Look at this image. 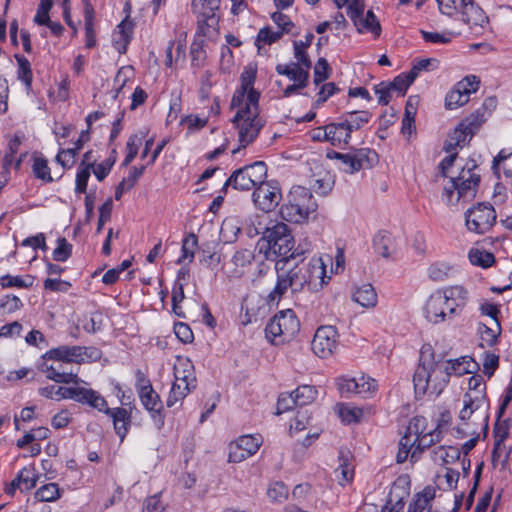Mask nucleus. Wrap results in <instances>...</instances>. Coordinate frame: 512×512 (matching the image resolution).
I'll use <instances>...</instances> for the list:
<instances>
[{
    "label": "nucleus",
    "instance_id": "56",
    "mask_svg": "<svg viewBox=\"0 0 512 512\" xmlns=\"http://www.w3.org/2000/svg\"><path fill=\"white\" fill-rule=\"evenodd\" d=\"M116 162V151L112 150L111 155L102 163L94 166L93 173L98 181H103L110 173L111 168Z\"/></svg>",
    "mask_w": 512,
    "mask_h": 512
},
{
    "label": "nucleus",
    "instance_id": "53",
    "mask_svg": "<svg viewBox=\"0 0 512 512\" xmlns=\"http://www.w3.org/2000/svg\"><path fill=\"white\" fill-rule=\"evenodd\" d=\"M60 496V491L58 484L56 483H48L41 486L35 493V497L44 502H50L58 499Z\"/></svg>",
    "mask_w": 512,
    "mask_h": 512
},
{
    "label": "nucleus",
    "instance_id": "34",
    "mask_svg": "<svg viewBox=\"0 0 512 512\" xmlns=\"http://www.w3.org/2000/svg\"><path fill=\"white\" fill-rule=\"evenodd\" d=\"M276 72L280 75L287 76L290 80L294 81V83H306L308 84L309 80V71L299 66V63H291V64H278L276 66Z\"/></svg>",
    "mask_w": 512,
    "mask_h": 512
},
{
    "label": "nucleus",
    "instance_id": "43",
    "mask_svg": "<svg viewBox=\"0 0 512 512\" xmlns=\"http://www.w3.org/2000/svg\"><path fill=\"white\" fill-rule=\"evenodd\" d=\"M192 389L193 388L188 383L174 381L166 401L167 406L172 407L182 401Z\"/></svg>",
    "mask_w": 512,
    "mask_h": 512
},
{
    "label": "nucleus",
    "instance_id": "31",
    "mask_svg": "<svg viewBox=\"0 0 512 512\" xmlns=\"http://www.w3.org/2000/svg\"><path fill=\"white\" fill-rule=\"evenodd\" d=\"M353 301L364 308H374L377 305V293L371 284H363L357 287L352 295Z\"/></svg>",
    "mask_w": 512,
    "mask_h": 512
},
{
    "label": "nucleus",
    "instance_id": "8",
    "mask_svg": "<svg viewBox=\"0 0 512 512\" xmlns=\"http://www.w3.org/2000/svg\"><path fill=\"white\" fill-rule=\"evenodd\" d=\"M300 330V322L292 309L278 312L266 325V338L274 344L289 342Z\"/></svg>",
    "mask_w": 512,
    "mask_h": 512
},
{
    "label": "nucleus",
    "instance_id": "35",
    "mask_svg": "<svg viewBox=\"0 0 512 512\" xmlns=\"http://www.w3.org/2000/svg\"><path fill=\"white\" fill-rule=\"evenodd\" d=\"M446 372H449V377L454 374L461 376L471 373L476 366V363L471 357H461L455 360L443 362Z\"/></svg>",
    "mask_w": 512,
    "mask_h": 512
},
{
    "label": "nucleus",
    "instance_id": "59",
    "mask_svg": "<svg viewBox=\"0 0 512 512\" xmlns=\"http://www.w3.org/2000/svg\"><path fill=\"white\" fill-rule=\"evenodd\" d=\"M340 418L346 423L358 422L363 415V411L357 407L341 405L338 410Z\"/></svg>",
    "mask_w": 512,
    "mask_h": 512
},
{
    "label": "nucleus",
    "instance_id": "52",
    "mask_svg": "<svg viewBox=\"0 0 512 512\" xmlns=\"http://www.w3.org/2000/svg\"><path fill=\"white\" fill-rule=\"evenodd\" d=\"M17 478L18 481H20L24 491H29L36 486L38 475L33 467H24L18 473Z\"/></svg>",
    "mask_w": 512,
    "mask_h": 512
},
{
    "label": "nucleus",
    "instance_id": "1",
    "mask_svg": "<svg viewBox=\"0 0 512 512\" xmlns=\"http://www.w3.org/2000/svg\"><path fill=\"white\" fill-rule=\"evenodd\" d=\"M259 251L264 253L265 259L270 261L285 260L290 262L302 257L310 250V243L302 247H294V238L289 227L283 223H276L266 228L264 235L258 242Z\"/></svg>",
    "mask_w": 512,
    "mask_h": 512
},
{
    "label": "nucleus",
    "instance_id": "21",
    "mask_svg": "<svg viewBox=\"0 0 512 512\" xmlns=\"http://www.w3.org/2000/svg\"><path fill=\"white\" fill-rule=\"evenodd\" d=\"M256 80V69L252 67H248L245 69L240 76L241 85L235 91L232 100H231V108H235V106H243L245 102H248V97L251 92H257L253 85Z\"/></svg>",
    "mask_w": 512,
    "mask_h": 512
},
{
    "label": "nucleus",
    "instance_id": "36",
    "mask_svg": "<svg viewBox=\"0 0 512 512\" xmlns=\"http://www.w3.org/2000/svg\"><path fill=\"white\" fill-rule=\"evenodd\" d=\"M32 172L35 178L46 183L52 182L53 178L48 161L39 152L32 154Z\"/></svg>",
    "mask_w": 512,
    "mask_h": 512
},
{
    "label": "nucleus",
    "instance_id": "20",
    "mask_svg": "<svg viewBox=\"0 0 512 512\" xmlns=\"http://www.w3.org/2000/svg\"><path fill=\"white\" fill-rule=\"evenodd\" d=\"M445 303L446 297L443 290H437L428 298L425 305V316L429 322H443L449 316Z\"/></svg>",
    "mask_w": 512,
    "mask_h": 512
},
{
    "label": "nucleus",
    "instance_id": "38",
    "mask_svg": "<svg viewBox=\"0 0 512 512\" xmlns=\"http://www.w3.org/2000/svg\"><path fill=\"white\" fill-rule=\"evenodd\" d=\"M460 453L456 446H439L433 450V460L438 464H452L460 458Z\"/></svg>",
    "mask_w": 512,
    "mask_h": 512
},
{
    "label": "nucleus",
    "instance_id": "23",
    "mask_svg": "<svg viewBox=\"0 0 512 512\" xmlns=\"http://www.w3.org/2000/svg\"><path fill=\"white\" fill-rule=\"evenodd\" d=\"M443 294L446 297V309L449 317L461 311L468 299V292L462 286H451L443 289Z\"/></svg>",
    "mask_w": 512,
    "mask_h": 512
},
{
    "label": "nucleus",
    "instance_id": "28",
    "mask_svg": "<svg viewBox=\"0 0 512 512\" xmlns=\"http://www.w3.org/2000/svg\"><path fill=\"white\" fill-rule=\"evenodd\" d=\"M133 27L134 24L129 17H126L117 26V30L114 33L113 45L120 54L125 53L127 50V46L132 38Z\"/></svg>",
    "mask_w": 512,
    "mask_h": 512
},
{
    "label": "nucleus",
    "instance_id": "11",
    "mask_svg": "<svg viewBox=\"0 0 512 512\" xmlns=\"http://www.w3.org/2000/svg\"><path fill=\"white\" fill-rule=\"evenodd\" d=\"M337 386L342 395L349 396L355 394L362 398H371L378 390L377 381L366 375L354 378H338Z\"/></svg>",
    "mask_w": 512,
    "mask_h": 512
},
{
    "label": "nucleus",
    "instance_id": "46",
    "mask_svg": "<svg viewBox=\"0 0 512 512\" xmlns=\"http://www.w3.org/2000/svg\"><path fill=\"white\" fill-rule=\"evenodd\" d=\"M373 243L377 253L385 258L390 256V249L393 246V240L388 232L382 231L376 234Z\"/></svg>",
    "mask_w": 512,
    "mask_h": 512
},
{
    "label": "nucleus",
    "instance_id": "44",
    "mask_svg": "<svg viewBox=\"0 0 512 512\" xmlns=\"http://www.w3.org/2000/svg\"><path fill=\"white\" fill-rule=\"evenodd\" d=\"M469 260L473 265L480 266L482 268H489L494 264L495 257L488 251L471 249L469 252Z\"/></svg>",
    "mask_w": 512,
    "mask_h": 512
},
{
    "label": "nucleus",
    "instance_id": "63",
    "mask_svg": "<svg viewBox=\"0 0 512 512\" xmlns=\"http://www.w3.org/2000/svg\"><path fill=\"white\" fill-rule=\"evenodd\" d=\"M80 150H76V147L69 149H62L56 155V161L61 164L63 168H70Z\"/></svg>",
    "mask_w": 512,
    "mask_h": 512
},
{
    "label": "nucleus",
    "instance_id": "3",
    "mask_svg": "<svg viewBox=\"0 0 512 512\" xmlns=\"http://www.w3.org/2000/svg\"><path fill=\"white\" fill-rule=\"evenodd\" d=\"M448 382L449 372H446L443 362H436L432 355L421 352L419 363L413 375L416 395L426 393L439 395Z\"/></svg>",
    "mask_w": 512,
    "mask_h": 512
},
{
    "label": "nucleus",
    "instance_id": "55",
    "mask_svg": "<svg viewBox=\"0 0 512 512\" xmlns=\"http://www.w3.org/2000/svg\"><path fill=\"white\" fill-rule=\"evenodd\" d=\"M415 115H416V107L411 103L409 99L405 106V113L402 119V133L403 134H411L415 129Z\"/></svg>",
    "mask_w": 512,
    "mask_h": 512
},
{
    "label": "nucleus",
    "instance_id": "13",
    "mask_svg": "<svg viewBox=\"0 0 512 512\" xmlns=\"http://www.w3.org/2000/svg\"><path fill=\"white\" fill-rule=\"evenodd\" d=\"M489 403L486 397H483L480 393L478 395L464 394L463 407L459 412V418L461 421H467L473 414L475 417L481 420L482 430L484 435L488 432V420L489 416L487 413Z\"/></svg>",
    "mask_w": 512,
    "mask_h": 512
},
{
    "label": "nucleus",
    "instance_id": "19",
    "mask_svg": "<svg viewBox=\"0 0 512 512\" xmlns=\"http://www.w3.org/2000/svg\"><path fill=\"white\" fill-rule=\"evenodd\" d=\"M307 288L312 292H318L328 283L330 276L326 275V265L322 258H312L306 262Z\"/></svg>",
    "mask_w": 512,
    "mask_h": 512
},
{
    "label": "nucleus",
    "instance_id": "25",
    "mask_svg": "<svg viewBox=\"0 0 512 512\" xmlns=\"http://www.w3.org/2000/svg\"><path fill=\"white\" fill-rule=\"evenodd\" d=\"M70 399L88 404L99 411H103L107 403L97 391L83 387H72Z\"/></svg>",
    "mask_w": 512,
    "mask_h": 512
},
{
    "label": "nucleus",
    "instance_id": "33",
    "mask_svg": "<svg viewBox=\"0 0 512 512\" xmlns=\"http://www.w3.org/2000/svg\"><path fill=\"white\" fill-rule=\"evenodd\" d=\"M43 371L45 372L46 377L48 379H50L56 383L78 384L80 382V379L76 373L64 371L61 364H59L57 366L44 365Z\"/></svg>",
    "mask_w": 512,
    "mask_h": 512
},
{
    "label": "nucleus",
    "instance_id": "60",
    "mask_svg": "<svg viewBox=\"0 0 512 512\" xmlns=\"http://www.w3.org/2000/svg\"><path fill=\"white\" fill-rule=\"evenodd\" d=\"M52 6L53 0H40L37 13L34 17V22L41 26H43L45 23H48L50 20L49 11L51 10Z\"/></svg>",
    "mask_w": 512,
    "mask_h": 512
},
{
    "label": "nucleus",
    "instance_id": "17",
    "mask_svg": "<svg viewBox=\"0 0 512 512\" xmlns=\"http://www.w3.org/2000/svg\"><path fill=\"white\" fill-rule=\"evenodd\" d=\"M255 204L263 211H272L281 200V192L274 182L263 181L253 192Z\"/></svg>",
    "mask_w": 512,
    "mask_h": 512
},
{
    "label": "nucleus",
    "instance_id": "57",
    "mask_svg": "<svg viewBox=\"0 0 512 512\" xmlns=\"http://www.w3.org/2000/svg\"><path fill=\"white\" fill-rule=\"evenodd\" d=\"M72 253V245L66 240V238H59L57 240V247L53 250V259L55 261L64 262Z\"/></svg>",
    "mask_w": 512,
    "mask_h": 512
},
{
    "label": "nucleus",
    "instance_id": "64",
    "mask_svg": "<svg viewBox=\"0 0 512 512\" xmlns=\"http://www.w3.org/2000/svg\"><path fill=\"white\" fill-rule=\"evenodd\" d=\"M330 67L325 58H319L314 68V83H322L329 78Z\"/></svg>",
    "mask_w": 512,
    "mask_h": 512
},
{
    "label": "nucleus",
    "instance_id": "41",
    "mask_svg": "<svg viewBox=\"0 0 512 512\" xmlns=\"http://www.w3.org/2000/svg\"><path fill=\"white\" fill-rule=\"evenodd\" d=\"M175 381L188 383L192 388H196V377L193 373L192 364L186 360L174 366Z\"/></svg>",
    "mask_w": 512,
    "mask_h": 512
},
{
    "label": "nucleus",
    "instance_id": "10",
    "mask_svg": "<svg viewBox=\"0 0 512 512\" xmlns=\"http://www.w3.org/2000/svg\"><path fill=\"white\" fill-rule=\"evenodd\" d=\"M496 217V211L491 204L478 203L466 212V227L471 232L484 234L493 227Z\"/></svg>",
    "mask_w": 512,
    "mask_h": 512
},
{
    "label": "nucleus",
    "instance_id": "24",
    "mask_svg": "<svg viewBox=\"0 0 512 512\" xmlns=\"http://www.w3.org/2000/svg\"><path fill=\"white\" fill-rule=\"evenodd\" d=\"M70 399L88 404L99 411H103L107 403L97 391L83 387H72Z\"/></svg>",
    "mask_w": 512,
    "mask_h": 512
},
{
    "label": "nucleus",
    "instance_id": "48",
    "mask_svg": "<svg viewBox=\"0 0 512 512\" xmlns=\"http://www.w3.org/2000/svg\"><path fill=\"white\" fill-rule=\"evenodd\" d=\"M415 79L416 78L409 70L407 73L396 76L393 81L387 82V84L392 90L398 91L403 96Z\"/></svg>",
    "mask_w": 512,
    "mask_h": 512
},
{
    "label": "nucleus",
    "instance_id": "27",
    "mask_svg": "<svg viewBox=\"0 0 512 512\" xmlns=\"http://www.w3.org/2000/svg\"><path fill=\"white\" fill-rule=\"evenodd\" d=\"M328 132L332 146L342 148L350 143L352 132L342 118H340L339 122L329 123Z\"/></svg>",
    "mask_w": 512,
    "mask_h": 512
},
{
    "label": "nucleus",
    "instance_id": "45",
    "mask_svg": "<svg viewBox=\"0 0 512 512\" xmlns=\"http://www.w3.org/2000/svg\"><path fill=\"white\" fill-rule=\"evenodd\" d=\"M297 406H305L313 402L317 391L313 386L303 385L292 392Z\"/></svg>",
    "mask_w": 512,
    "mask_h": 512
},
{
    "label": "nucleus",
    "instance_id": "54",
    "mask_svg": "<svg viewBox=\"0 0 512 512\" xmlns=\"http://www.w3.org/2000/svg\"><path fill=\"white\" fill-rule=\"evenodd\" d=\"M18 78L24 82L26 89L30 90L32 86V70L30 62L25 57H17Z\"/></svg>",
    "mask_w": 512,
    "mask_h": 512
},
{
    "label": "nucleus",
    "instance_id": "47",
    "mask_svg": "<svg viewBox=\"0 0 512 512\" xmlns=\"http://www.w3.org/2000/svg\"><path fill=\"white\" fill-rule=\"evenodd\" d=\"M33 284V277L30 275L25 276L24 278L21 276H12V275H4L0 278V285L2 288H29Z\"/></svg>",
    "mask_w": 512,
    "mask_h": 512
},
{
    "label": "nucleus",
    "instance_id": "4",
    "mask_svg": "<svg viewBox=\"0 0 512 512\" xmlns=\"http://www.w3.org/2000/svg\"><path fill=\"white\" fill-rule=\"evenodd\" d=\"M289 263L285 260L276 261V284L266 297L267 303H278L288 289L298 292L307 287V268L304 259L292 267H287Z\"/></svg>",
    "mask_w": 512,
    "mask_h": 512
},
{
    "label": "nucleus",
    "instance_id": "49",
    "mask_svg": "<svg viewBox=\"0 0 512 512\" xmlns=\"http://www.w3.org/2000/svg\"><path fill=\"white\" fill-rule=\"evenodd\" d=\"M254 259V253L249 249H240L232 257V263L235 266V274H241L242 269L250 265Z\"/></svg>",
    "mask_w": 512,
    "mask_h": 512
},
{
    "label": "nucleus",
    "instance_id": "18",
    "mask_svg": "<svg viewBox=\"0 0 512 512\" xmlns=\"http://www.w3.org/2000/svg\"><path fill=\"white\" fill-rule=\"evenodd\" d=\"M259 438L253 435H243L229 445V462L240 463L254 455L260 448Z\"/></svg>",
    "mask_w": 512,
    "mask_h": 512
},
{
    "label": "nucleus",
    "instance_id": "32",
    "mask_svg": "<svg viewBox=\"0 0 512 512\" xmlns=\"http://www.w3.org/2000/svg\"><path fill=\"white\" fill-rule=\"evenodd\" d=\"M142 405L151 413V416L155 418L160 416V412L163 409L162 402L159 395L152 388L151 391L147 390L138 394ZM163 419L159 417V427L163 425Z\"/></svg>",
    "mask_w": 512,
    "mask_h": 512
},
{
    "label": "nucleus",
    "instance_id": "12",
    "mask_svg": "<svg viewBox=\"0 0 512 512\" xmlns=\"http://www.w3.org/2000/svg\"><path fill=\"white\" fill-rule=\"evenodd\" d=\"M99 356V351L94 348H87L84 346H59L46 352L45 358L65 363L81 364L85 359H96Z\"/></svg>",
    "mask_w": 512,
    "mask_h": 512
},
{
    "label": "nucleus",
    "instance_id": "61",
    "mask_svg": "<svg viewBox=\"0 0 512 512\" xmlns=\"http://www.w3.org/2000/svg\"><path fill=\"white\" fill-rule=\"evenodd\" d=\"M282 37V32L273 31L270 27L261 28L256 38V45L258 47L262 42L264 44H272Z\"/></svg>",
    "mask_w": 512,
    "mask_h": 512
},
{
    "label": "nucleus",
    "instance_id": "40",
    "mask_svg": "<svg viewBox=\"0 0 512 512\" xmlns=\"http://www.w3.org/2000/svg\"><path fill=\"white\" fill-rule=\"evenodd\" d=\"M144 170L145 166L131 168L129 176L127 178L122 179V181L116 187V200H120L121 196L125 191H129L136 185L138 179L142 176Z\"/></svg>",
    "mask_w": 512,
    "mask_h": 512
},
{
    "label": "nucleus",
    "instance_id": "2",
    "mask_svg": "<svg viewBox=\"0 0 512 512\" xmlns=\"http://www.w3.org/2000/svg\"><path fill=\"white\" fill-rule=\"evenodd\" d=\"M442 431L439 427L426 430V419L422 416L414 417L402 438L396 456L397 463L407 460L409 454L412 461H417L425 449L441 441Z\"/></svg>",
    "mask_w": 512,
    "mask_h": 512
},
{
    "label": "nucleus",
    "instance_id": "37",
    "mask_svg": "<svg viewBox=\"0 0 512 512\" xmlns=\"http://www.w3.org/2000/svg\"><path fill=\"white\" fill-rule=\"evenodd\" d=\"M478 331L480 333L482 346L491 347L495 345L498 341V337L501 334V326L499 320H494L490 323V325L480 324Z\"/></svg>",
    "mask_w": 512,
    "mask_h": 512
},
{
    "label": "nucleus",
    "instance_id": "5",
    "mask_svg": "<svg viewBox=\"0 0 512 512\" xmlns=\"http://www.w3.org/2000/svg\"><path fill=\"white\" fill-rule=\"evenodd\" d=\"M259 98V92H251L248 102H245L243 106H235L238 110L233 118V123L238 129L240 148L251 144L263 127V121L259 117Z\"/></svg>",
    "mask_w": 512,
    "mask_h": 512
},
{
    "label": "nucleus",
    "instance_id": "14",
    "mask_svg": "<svg viewBox=\"0 0 512 512\" xmlns=\"http://www.w3.org/2000/svg\"><path fill=\"white\" fill-rule=\"evenodd\" d=\"M338 345V333L333 326L319 327L311 342V348L315 355L322 359L329 358Z\"/></svg>",
    "mask_w": 512,
    "mask_h": 512
},
{
    "label": "nucleus",
    "instance_id": "62",
    "mask_svg": "<svg viewBox=\"0 0 512 512\" xmlns=\"http://www.w3.org/2000/svg\"><path fill=\"white\" fill-rule=\"evenodd\" d=\"M485 122L484 112L477 110L470 116L461 121L462 126L466 129L470 128L471 133L474 135L480 126Z\"/></svg>",
    "mask_w": 512,
    "mask_h": 512
},
{
    "label": "nucleus",
    "instance_id": "15",
    "mask_svg": "<svg viewBox=\"0 0 512 512\" xmlns=\"http://www.w3.org/2000/svg\"><path fill=\"white\" fill-rule=\"evenodd\" d=\"M364 5H348V16L353 21L357 31L359 33L369 32L374 38H378L381 35V25L372 10H368L366 15H363Z\"/></svg>",
    "mask_w": 512,
    "mask_h": 512
},
{
    "label": "nucleus",
    "instance_id": "39",
    "mask_svg": "<svg viewBox=\"0 0 512 512\" xmlns=\"http://www.w3.org/2000/svg\"><path fill=\"white\" fill-rule=\"evenodd\" d=\"M371 117L372 114L369 111H350L345 113L341 118L353 133L367 124Z\"/></svg>",
    "mask_w": 512,
    "mask_h": 512
},
{
    "label": "nucleus",
    "instance_id": "22",
    "mask_svg": "<svg viewBox=\"0 0 512 512\" xmlns=\"http://www.w3.org/2000/svg\"><path fill=\"white\" fill-rule=\"evenodd\" d=\"M454 181L458 187V196H456L455 202H458L463 197L473 198L475 196L480 176L471 169H462L460 174L454 177Z\"/></svg>",
    "mask_w": 512,
    "mask_h": 512
},
{
    "label": "nucleus",
    "instance_id": "42",
    "mask_svg": "<svg viewBox=\"0 0 512 512\" xmlns=\"http://www.w3.org/2000/svg\"><path fill=\"white\" fill-rule=\"evenodd\" d=\"M198 245L197 236L194 233H190L182 241L181 256L177 260L178 264L191 263L194 259L195 250Z\"/></svg>",
    "mask_w": 512,
    "mask_h": 512
},
{
    "label": "nucleus",
    "instance_id": "6",
    "mask_svg": "<svg viewBox=\"0 0 512 512\" xmlns=\"http://www.w3.org/2000/svg\"><path fill=\"white\" fill-rule=\"evenodd\" d=\"M317 204L309 189L303 186H294L288 194L287 203L280 208L281 217L289 222L302 223L308 219L310 213L315 212Z\"/></svg>",
    "mask_w": 512,
    "mask_h": 512
},
{
    "label": "nucleus",
    "instance_id": "51",
    "mask_svg": "<svg viewBox=\"0 0 512 512\" xmlns=\"http://www.w3.org/2000/svg\"><path fill=\"white\" fill-rule=\"evenodd\" d=\"M355 159H357V167L359 170L370 168L377 160L375 151L368 148H361L353 152Z\"/></svg>",
    "mask_w": 512,
    "mask_h": 512
},
{
    "label": "nucleus",
    "instance_id": "16",
    "mask_svg": "<svg viewBox=\"0 0 512 512\" xmlns=\"http://www.w3.org/2000/svg\"><path fill=\"white\" fill-rule=\"evenodd\" d=\"M480 81L474 75L466 76L446 95L445 106L447 109H456L469 101L470 94L476 92Z\"/></svg>",
    "mask_w": 512,
    "mask_h": 512
},
{
    "label": "nucleus",
    "instance_id": "50",
    "mask_svg": "<svg viewBox=\"0 0 512 512\" xmlns=\"http://www.w3.org/2000/svg\"><path fill=\"white\" fill-rule=\"evenodd\" d=\"M72 387H58L53 385L39 389V394L48 399H70Z\"/></svg>",
    "mask_w": 512,
    "mask_h": 512
},
{
    "label": "nucleus",
    "instance_id": "30",
    "mask_svg": "<svg viewBox=\"0 0 512 512\" xmlns=\"http://www.w3.org/2000/svg\"><path fill=\"white\" fill-rule=\"evenodd\" d=\"M473 137L470 128L466 129L462 126L460 122L458 126L455 127L453 132L448 136V139L445 142L444 150L447 153L456 151V149L464 147Z\"/></svg>",
    "mask_w": 512,
    "mask_h": 512
},
{
    "label": "nucleus",
    "instance_id": "26",
    "mask_svg": "<svg viewBox=\"0 0 512 512\" xmlns=\"http://www.w3.org/2000/svg\"><path fill=\"white\" fill-rule=\"evenodd\" d=\"M102 412L111 416L113 419L114 430L120 437L121 441H123L131 424L130 413L125 408L117 407L111 409L108 408L107 405Z\"/></svg>",
    "mask_w": 512,
    "mask_h": 512
},
{
    "label": "nucleus",
    "instance_id": "9",
    "mask_svg": "<svg viewBox=\"0 0 512 512\" xmlns=\"http://www.w3.org/2000/svg\"><path fill=\"white\" fill-rule=\"evenodd\" d=\"M267 176V167L264 162L257 161L237 169L226 180L224 187L232 186L236 190L248 191L262 183Z\"/></svg>",
    "mask_w": 512,
    "mask_h": 512
},
{
    "label": "nucleus",
    "instance_id": "58",
    "mask_svg": "<svg viewBox=\"0 0 512 512\" xmlns=\"http://www.w3.org/2000/svg\"><path fill=\"white\" fill-rule=\"evenodd\" d=\"M288 488L283 482H274L270 484L267 495L269 499L275 502H282L288 497Z\"/></svg>",
    "mask_w": 512,
    "mask_h": 512
},
{
    "label": "nucleus",
    "instance_id": "29",
    "mask_svg": "<svg viewBox=\"0 0 512 512\" xmlns=\"http://www.w3.org/2000/svg\"><path fill=\"white\" fill-rule=\"evenodd\" d=\"M434 498L435 489L431 486H426L421 492L415 494L407 512H432V501Z\"/></svg>",
    "mask_w": 512,
    "mask_h": 512
},
{
    "label": "nucleus",
    "instance_id": "7",
    "mask_svg": "<svg viewBox=\"0 0 512 512\" xmlns=\"http://www.w3.org/2000/svg\"><path fill=\"white\" fill-rule=\"evenodd\" d=\"M439 11L452 17L460 15L461 20L471 29L483 28L488 24V17L474 0H436Z\"/></svg>",
    "mask_w": 512,
    "mask_h": 512
}]
</instances>
